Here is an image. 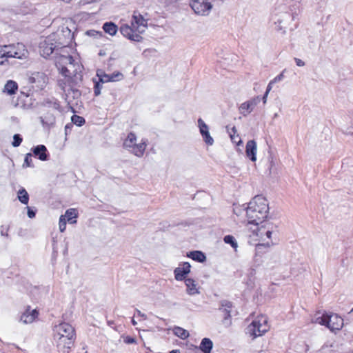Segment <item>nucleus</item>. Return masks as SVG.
Wrapping results in <instances>:
<instances>
[{"mask_svg": "<svg viewBox=\"0 0 353 353\" xmlns=\"http://www.w3.org/2000/svg\"><path fill=\"white\" fill-rule=\"evenodd\" d=\"M243 210L245 211L248 223L259 225L268 216V203L264 197L258 195L254 197Z\"/></svg>", "mask_w": 353, "mask_h": 353, "instance_id": "nucleus-1", "label": "nucleus"}, {"mask_svg": "<svg viewBox=\"0 0 353 353\" xmlns=\"http://www.w3.org/2000/svg\"><path fill=\"white\" fill-rule=\"evenodd\" d=\"M54 337L58 346L69 349L74 341V329L68 323H61L54 326Z\"/></svg>", "mask_w": 353, "mask_h": 353, "instance_id": "nucleus-2", "label": "nucleus"}, {"mask_svg": "<svg viewBox=\"0 0 353 353\" xmlns=\"http://www.w3.org/2000/svg\"><path fill=\"white\" fill-rule=\"evenodd\" d=\"M277 226L269 221H262V223H259L256 231V234L262 241L268 240L266 243H258L256 245V252H261L263 247H270L274 244L272 239V235L276 236Z\"/></svg>", "mask_w": 353, "mask_h": 353, "instance_id": "nucleus-3", "label": "nucleus"}, {"mask_svg": "<svg viewBox=\"0 0 353 353\" xmlns=\"http://www.w3.org/2000/svg\"><path fill=\"white\" fill-rule=\"evenodd\" d=\"M312 323L326 326L332 332L339 331L343 326V319L336 314L317 312Z\"/></svg>", "mask_w": 353, "mask_h": 353, "instance_id": "nucleus-4", "label": "nucleus"}, {"mask_svg": "<svg viewBox=\"0 0 353 353\" xmlns=\"http://www.w3.org/2000/svg\"><path fill=\"white\" fill-rule=\"evenodd\" d=\"M269 330L268 319L265 316L256 318L247 327V333L255 339L261 336Z\"/></svg>", "mask_w": 353, "mask_h": 353, "instance_id": "nucleus-5", "label": "nucleus"}, {"mask_svg": "<svg viewBox=\"0 0 353 353\" xmlns=\"http://www.w3.org/2000/svg\"><path fill=\"white\" fill-rule=\"evenodd\" d=\"M123 146L135 156L141 157L145 152L147 143L145 139H143L141 143H137V137L135 134L131 132L125 139Z\"/></svg>", "mask_w": 353, "mask_h": 353, "instance_id": "nucleus-6", "label": "nucleus"}, {"mask_svg": "<svg viewBox=\"0 0 353 353\" xmlns=\"http://www.w3.org/2000/svg\"><path fill=\"white\" fill-rule=\"evenodd\" d=\"M59 85L65 93V99L68 105L71 106L77 105L78 99L81 97L80 91L70 85L68 79L59 81Z\"/></svg>", "mask_w": 353, "mask_h": 353, "instance_id": "nucleus-7", "label": "nucleus"}, {"mask_svg": "<svg viewBox=\"0 0 353 353\" xmlns=\"http://www.w3.org/2000/svg\"><path fill=\"white\" fill-rule=\"evenodd\" d=\"M56 37V34H51L41 40L39 42V52L42 57H47L50 56L57 48L60 45H63L61 43H59L58 45L57 44V42H55Z\"/></svg>", "mask_w": 353, "mask_h": 353, "instance_id": "nucleus-8", "label": "nucleus"}, {"mask_svg": "<svg viewBox=\"0 0 353 353\" xmlns=\"http://www.w3.org/2000/svg\"><path fill=\"white\" fill-rule=\"evenodd\" d=\"M190 6L194 13L201 16H207L212 9L210 0H190Z\"/></svg>", "mask_w": 353, "mask_h": 353, "instance_id": "nucleus-9", "label": "nucleus"}, {"mask_svg": "<svg viewBox=\"0 0 353 353\" xmlns=\"http://www.w3.org/2000/svg\"><path fill=\"white\" fill-rule=\"evenodd\" d=\"M74 61L72 57L70 55H61L57 61V63L61 67V73L65 77H70L77 70V69H74Z\"/></svg>", "mask_w": 353, "mask_h": 353, "instance_id": "nucleus-10", "label": "nucleus"}, {"mask_svg": "<svg viewBox=\"0 0 353 353\" xmlns=\"http://www.w3.org/2000/svg\"><path fill=\"white\" fill-rule=\"evenodd\" d=\"M131 23L133 28L139 33L143 32L148 26L147 20L137 12H134Z\"/></svg>", "mask_w": 353, "mask_h": 353, "instance_id": "nucleus-11", "label": "nucleus"}, {"mask_svg": "<svg viewBox=\"0 0 353 353\" xmlns=\"http://www.w3.org/2000/svg\"><path fill=\"white\" fill-rule=\"evenodd\" d=\"M261 98L257 96L256 97L252 98V99L247 101L240 105L239 110V112L243 114L244 117L248 116L250 113H251L254 108L257 105V104L260 102Z\"/></svg>", "mask_w": 353, "mask_h": 353, "instance_id": "nucleus-12", "label": "nucleus"}, {"mask_svg": "<svg viewBox=\"0 0 353 353\" xmlns=\"http://www.w3.org/2000/svg\"><path fill=\"white\" fill-rule=\"evenodd\" d=\"M198 127L205 143L208 145H212L214 143V139L210 136L209 128L201 118L198 119Z\"/></svg>", "mask_w": 353, "mask_h": 353, "instance_id": "nucleus-13", "label": "nucleus"}, {"mask_svg": "<svg viewBox=\"0 0 353 353\" xmlns=\"http://www.w3.org/2000/svg\"><path fill=\"white\" fill-rule=\"evenodd\" d=\"M32 83L36 84V86L40 89H43L48 83V76L41 72H36L32 73L30 78Z\"/></svg>", "mask_w": 353, "mask_h": 353, "instance_id": "nucleus-14", "label": "nucleus"}, {"mask_svg": "<svg viewBox=\"0 0 353 353\" xmlns=\"http://www.w3.org/2000/svg\"><path fill=\"white\" fill-rule=\"evenodd\" d=\"M133 27H130L127 24L122 25L120 28L121 33L128 39L134 41H140L141 39V37L136 33H134Z\"/></svg>", "mask_w": 353, "mask_h": 353, "instance_id": "nucleus-15", "label": "nucleus"}, {"mask_svg": "<svg viewBox=\"0 0 353 353\" xmlns=\"http://www.w3.org/2000/svg\"><path fill=\"white\" fill-rule=\"evenodd\" d=\"M232 303L228 301H223L221 303V310L224 313V318L223 320V323L226 326L229 327L232 324V321L230 319L231 317V309Z\"/></svg>", "mask_w": 353, "mask_h": 353, "instance_id": "nucleus-16", "label": "nucleus"}, {"mask_svg": "<svg viewBox=\"0 0 353 353\" xmlns=\"http://www.w3.org/2000/svg\"><path fill=\"white\" fill-rule=\"evenodd\" d=\"M39 313L37 310H30L28 307L21 315L20 321L24 324L31 323L37 317Z\"/></svg>", "mask_w": 353, "mask_h": 353, "instance_id": "nucleus-17", "label": "nucleus"}, {"mask_svg": "<svg viewBox=\"0 0 353 353\" xmlns=\"http://www.w3.org/2000/svg\"><path fill=\"white\" fill-rule=\"evenodd\" d=\"M34 156L37 157L41 161H47L48 154L46 147L44 145H39L32 149Z\"/></svg>", "mask_w": 353, "mask_h": 353, "instance_id": "nucleus-18", "label": "nucleus"}, {"mask_svg": "<svg viewBox=\"0 0 353 353\" xmlns=\"http://www.w3.org/2000/svg\"><path fill=\"white\" fill-rule=\"evenodd\" d=\"M247 157L252 161H255L256 159V143L254 140H250L247 142L246 144V150H245Z\"/></svg>", "mask_w": 353, "mask_h": 353, "instance_id": "nucleus-19", "label": "nucleus"}, {"mask_svg": "<svg viewBox=\"0 0 353 353\" xmlns=\"http://www.w3.org/2000/svg\"><path fill=\"white\" fill-rule=\"evenodd\" d=\"M191 266L178 267L174 270V277L177 281L185 279V276L190 273Z\"/></svg>", "mask_w": 353, "mask_h": 353, "instance_id": "nucleus-20", "label": "nucleus"}, {"mask_svg": "<svg viewBox=\"0 0 353 353\" xmlns=\"http://www.w3.org/2000/svg\"><path fill=\"white\" fill-rule=\"evenodd\" d=\"M187 287V292L190 295H194L199 294V291L196 288V283L194 280L192 279H187L185 281Z\"/></svg>", "mask_w": 353, "mask_h": 353, "instance_id": "nucleus-21", "label": "nucleus"}, {"mask_svg": "<svg viewBox=\"0 0 353 353\" xmlns=\"http://www.w3.org/2000/svg\"><path fill=\"white\" fill-rule=\"evenodd\" d=\"M213 347V343L212 341L208 339V338H204L202 339L200 345L199 349L203 352V353H210L211 350Z\"/></svg>", "mask_w": 353, "mask_h": 353, "instance_id": "nucleus-22", "label": "nucleus"}, {"mask_svg": "<svg viewBox=\"0 0 353 353\" xmlns=\"http://www.w3.org/2000/svg\"><path fill=\"white\" fill-rule=\"evenodd\" d=\"M2 48H3L2 54L4 55L6 61H7L8 58H15V54H16L17 51H15V46L14 45L3 46H2Z\"/></svg>", "mask_w": 353, "mask_h": 353, "instance_id": "nucleus-23", "label": "nucleus"}, {"mask_svg": "<svg viewBox=\"0 0 353 353\" xmlns=\"http://www.w3.org/2000/svg\"><path fill=\"white\" fill-rule=\"evenodd\" d=\"M187 256L199 263L205 261V255L201 251H192L187 254Z\"/></svg>", "mask_w": 353, "mask_h": 353, "instance_id": "nucleus-24", "label": "nucleus"}, {"mask_svg": "<svg viewBox=\"0 0 353 353\" xmlns=\"http://www.w3.org/2000/svg\"><path fill=\"white\" fill-rule=\"evenodd\" d=\"M17 89V83L12 80H9L4 86L3 92H6L9 95H12L15 94Z\"/></svg>", "mask_w": 353, "mask_h": 353, "instance_id": "nucleus-25", "label": "nucleus"}, {"mask_svg": "<svg viewBox=\"0 0 353 353\" xmlns=\"http://www.w3.org/2000/svg\"><path fill=\"white\" fill-rule=\"evenodd\" d=\"M15 46V51H17L15 54V58L17 59H23L26 57L28 54V51L25 48V46L22 43H18Z\"/></svg>", "mask_w": 353, "mask_h": 353, "instance_id": "nucleus-26", "label": "nucleus"}, {"mask_svg": "<svg viewBox=\"0 0 353 353\" xmlns=\"http://www.w3.org/2000/svg\"><path fill=\"white\" fill-rule=\"evenodd\" d=\"M103 29L105 32L109 34L111 36H114L117 34L118 28L112 22H106L103 26Z\"/></svg>", "mask_w": 353, "mask_h": 353, "instance_id": "nucleus-27", "label": "nucleus"}, {"mask_svg": "<svg viewBox=\"0 0 353 353\" xmlns=\"http://www.w3.org/2000/svg\"><path fill=\"white\" fill-rule=\"evenodd\" d=\"M173 333L178 337L181 339H185L189 336V332L181 327H174L173 329Z\"/></svg>", "mask_w": 353, "mask_h": 353, "instance_id": "nucleus-28", "label": "nucleus"}, {"mask_svg": "<svg viewBox=\"0 0 353 353\" xmlns=\"http://www.w3.org/2000/svg\"><path fill=\"white\" fill-rule=\"evenodd\" d=\"M18 199L21 203L23 204L27 205L29 201V195L27 192V191L24 188H21L18 191Z\"/></svg>", "mask_w": 353, "mask_h": 353, "instance_id": "nucleus-29", "label": "nucleus"}, {"mask_svg": "<svg viewBox=\"0 0 353 353\" xmlns=\"http://www.w3.org/2000/svg\"><path fill=\"white\" fill-rule=\"evenodd\" d=\"M40 119H41V122L42 123V124L43 125H46L48 126L52 125L55 121L54 117L52 114H49V113H48L44 117H41Z\"/></svg>", "mask_w": 353, "mask_h": 353, "instance_id": "nucleus-30", "label": "nucleus"}, {"mask_svg": "<svg viewBox=\"0 0 353 353\" xmlns=\"http://www.w3.org/2000/svg\"><path fill=\"white\" fill-rule=\"evenodd\" d=\"M237 132V130L236 129L235 127H233L232 128V132H230V138H231V140L232 141V142L234 143H236L237 145H240L241 143H242V141L241 140V139L239 137V135H236Z\"/></svg>", "mask_w": 353, "mask_h": 353, "instance_id": "nucleus-31", "label": "nucleus"}, {"mask_svg": "<svg viewBox=\"0 0 353 353\" xmlns=\"http://www.w3.org/2000/svg\"><path fill=\"white\" fill-rule=\"evenodd\" d=\"M223 240L225 243L230 244L231 246L234 249L238 247L237 242L236 241L234 237L232 235H226Z\"/></svg>", "mask_w": 353, "mask_h": 353, "instance_id": "nucleus-32", "label": "nucleus"}, {"mask_svg": "<svg viewBox=\"0 0 353 353\" xmlns=\"http://www.w3.org/2000/svg\"><path fill=\"white\" fill-rule=\"evenodd\" d=\"M72 122L77 126H81L85 123V119L82 117L73 115L71 118Z\"/></svg>", "mask_w": 353, "mask_h": 353, "instance_id": "nucleus-33", "label": "nucleus"}, {"mask_svg": "<svg viewBox=\"0 0 353 353\" xmlns=\"http://www.w3.org/2000/svg\"><path fill=\"white\" fill-rule=\"evenodd\" d=\"M22 140L23 139L21 137L20 134H15L13 136V141L12 143V146L15 148L19 146L22 142Z\"/></svg>", "mask_w": 353, "mask_h": 353, "instance_id": "nucleus-34", "label": "nucleus"}, {"mask_svg": "<svg viewBox=\"0 0 353 353\" xmlns=\"http://www.w3.org/2000/svg\"><path fill=\"white\" fill-rule=\"evenodd\" d=\"M23 167H32V154L30 153H28L24 159V163L23 165Z\"/></svg>", "mask_w": 353, "mask_h": 353, "instance_id": "nucleus-35", "label": "nucleus"}, {"mask_svg": "<svg viewBox=\"0 0 353 353\" xmlns=\"http://www.w3.org/2000/svg\"><path fill=\"white\" fill-rule=\"evenodd\" d=\"M68 221H70L72 218H76L77 214L74 209H68L66 210L65 216Z\"/></svg>", "mask_w": 353, "mask_h": 353, "instance_id": "nucleus-36", "label": "nucleus"}, {"mask_svg": "<svg viewBox=\"0 0 353 353\" xmlns=\"http://www.w3.org/2000/svg\"><path fill=\"white\" fill-rule=\"evenodd\" d=\"M59 226V230L61 232H63L65 231V230L66 228V221H65V216L63 215H61L60 216Z\"/></svg>", "mask_w": 353, "mask_h": 353, "instance_id": "nucleus-37", "label": "nucleus"}, {"mask_svg": "<svg viewBox=\"0 0 353 353\" xmlns=\"http://www.w3.org/2000/svg\"><path fill=\"white\" fill-rule=\"evenodd\" d=\"M110 75L111 81H119L123 79V75L121 72L113 73Z\"/></svg>", "mask_w": 353, "mask_h": 353, "instance_id": "nucleus-38", "label": "nucleus"}, {"mask_svg": "<svg viewBox=\"0 0 353 353\" xmlns=\"http://www.w3.org/2000/svg\"><path fill=\"white\" fill-rule=\"evenodd\" d=\"M97 75L99 77V79L102 83L111 81V78H110V74H104L100 76L99 74H97Z\"/></svg>", "mask_w": 353, "mask_h": 353, "instance_id": "nucleus-39", "label": "nucleus"}, {"mask_svg": "<svg viewBox=\"0 0 353 353\" xmlns=\"http://www.w3.org/2000/svg\"><path fill=\"white\" fill-rule=\"evenodd\" d=\"M123 341L126 344H133L137 343L136 339L134 337H131L130 336H124Z\"/></svg>", "mask_w": 353, "mask_h": 353, "instance_id": "nucleus-40", "label": "nucleus"}, {"mask_svg": "<svg viewBox=\"0 0 353 353\" xmlns=\"http://www.w3.org/2000/svg\"><path fill=\"white\" fill-rule=\"evenodd\" d=\"M87 34L92 37H95L97 35L101 36V32L95 30H89L87 32Z\"/></svg>", "mask_w": 353, "mask_h": 353, "instance_id": "nucleus-41", "label": "nucleus"}, {"mask_svg": "<svg viewBox=\"0 0 353 353\" xmlns=\"http://www.w3.org/2000/svg\"><path fill=\"white\" fill-rule=\"evenodd\" d=\"M3 53V48L2 46H0V65H3L6 62L5 57Z\"/></svg>", "mask_w": 353, "mask_h": 353, "instance_id": "nucleus-42", "label": "nucleus"}, {"mask_svg": "<svg viewBox=\"0 0 353 353\" xmlns=\"http://www.w3.org/2000/svg\"><path fill=\"white\" fill-rule=\"evenodd\" d=\"M28 210V216L29 218L32 219L35 216V212L33 211L30 207H27Z\"/></svg>", "mask_w": 353, "mask_h": 353, "instance_id": "nucleus-43", "label": "nucleus"}, {"mask_svg": "<svg viewBox=\"0 0 353 353\" xmlns=\"http://www.w3.org/2000/svg\"><path fill=\"white\" fill-rule=\"evenodd\" d=\"M283 73L281 72L280 74L277 75L274 79H272V83H276L281 81L283 79Z\"/></svg>", "mask_w": 353, "mask_h": 353, "instance_id": "nucleus-44", "label": "nucleus"}, {"mask_svg": "<svg viewBox=\"0 0 353 353\" xmlns=\"http://www.w3.org/2000/svg\"><path fill=\"white\" fill-rule=\"evenodd\" d=\"M94 92V94L96 96H99L100 94L101 88H100V85L99 83H96Z\"/></svg>", "mask_w": 353, "mask_h": 353, "instance_id": "nucleus-45", "label": "nucleus"}, {"mask_svg": "<svg viewBox=\"0 0 353 353\" xmlns=\"http://www.w3.org/2000/svg\"><path fill=\"white\" fill-rule=\"evenodd\" d=\"M8 228H5L3 226H2L1 229V236H5L6 237H8Z\"/></svg>", "mask_w": 353, "mask_h": 353, "instance_id": "nucleus-46", "label": "nucleus"}, {"mask_svg": "<svg viewBox=\"0 0 353 353\" xmlns=\"http://www.w3.org/2000/svg\"><path fill=\"white\" fill-rule=\"evenodd\" d=\"M294 60L298 66L302 67V66L305 65V62L303 61H302L301 59L295 58Z\"/></svg>", "mask_w": 353, "mask_h": 353, "instance_id": "nucleus-47", "label": "nucleus"}, {"mask_svg": "<svg viewBox=\"0 0 353 353\" xmlns=\"http://www.w3.org/2000/svg\"><path fill=\"white\" fill-rule=\"evenodd\" d=\"M274 83H272V80L270 81V83H268V86H267V88H266V91L265 92H268L269 93L270 92V90H272V85L274 84Z\"/></svg>", "mask_w": 353, "mask_h": 353, "instance_id": "nucleus-48", "label": "nucleus"}, {"mask_svg": "<svg viewBox=\"0 0 353 353\" xmlns=\"http://www.w3.org/2000/svg\"><path fill=\"white\" fill-rule=\"evenodd\" d=\"M136 312L138 316H141V317L144 318L145 319H146V318H147L146 315L145 314L142 313L140 310L137 309Z\"/></svg>", "mask_w": 353, "mask_h": 353, "instance_id": "nucleus-49", "label": "nucleus"}, {"mask_svg": "<svg viewBox=\"0 0 353 353\" xmlns=\"http://www.w3.org/2000/svg\"><path fill=\"white\" fill-rule=\"evenodd\" d=\"M268 92H265L263 97V103H266V101H267V98H268Z\"/></svg>", "mask_w": 353, "mask_h": 353, "instance_id": "nucleus-50", "label": "nucleus"}, {"mask_svg": "<svg viewBox=\"0 0 353 353\" xmlns=\"http://www.w3.org/2000/svg\"><path fill=\"white\" fill-rule=\"evenodd\" d=\"M347 133L353 135V125L347 128Z\"/></svg>", "mask_w": 353, "mask_h": 353, "instance_id": "nucleus-51", "label": "nucleus"}, {"mask_svg": "<svg viewBox=\"0 0 353 353\" xmlns=\"http://www.w3.org/2000/svg\"><path fill=\"white\" fill-rule=\"evenodd\" d=\"M169 353H181L179 350H173L170 351Z\"/></svg>", "mask_w": 353, "mask_h": 353, "instance_id": "nucleus-52", "label": "nucleus"}, {"mask_svg": "<svg viewBox=\"0 0 353 353\" xmlns=\"http://www.w3.org/2000/svg\"><path fill=\"white\" fill-rule=\"evenodd\" d=\"M132 323L134 325H137V322H136V321H135L134 319H132Z\"/></svg>", "mask_w": 353, "mask_h": 353, "instance_id": "nucleus-53", "label": "nucleus"}, {"mask_svg": "<svg viewBox=\"0 0 353 353\" xmlns=\"http://www.w3.org/2000/svg\"><path fill=\"white\" fill-rule=\"evenodd\" d=\"M181 265H190V263L188 262H183Z\"/></svg>", "mask_w": 353, "mask_h": 353, "instance_id": "nucleus-54", "label": "nucleus"}, {"mask_svg": "<svg viewBox=\"0 0 353 353\" xmlns=\"http://www.w3.org/2000/svg\"><path fill=\"white\" fill-rule=\"evenodd\" d=\"M276 28H277V30H281L282 29V28L280 26H279V25L276 26Z\"/></svg>", "mask_w": 353, "mask_h": 353, "instance_id": "nucleus-55", "label": "nucleus"}, {"mask_svg": "<svg viewBox=\"0 0 353 353\" xmlns=\"http://www.w3.org/2000/svg\"><path fill=\"white\" fill-rule=\"evenodd\" d=\"M64 2L68 3L70 0H62Z\"/></svg>", "mask_w": 353, "mask_h": 353, "instance_id": "nucleus-56", "label": "nucleus"}, {"mask_svg": "<svg viewBox=\"0 0 353 353\" xmlns=\"http://www.w3.org/2000/svg\"><path fill=\"white\" fill-rule=\"evenodd\" d=\"M274 118H275V117H278V114H277V113L274 114Z\"/></svg>", "mask_w": 353, "mask_h": 353, "instance_id": "nucleus-57", "label": "nucleus"}, {"mask_svg": "<svg viewBox=\"0 0 353 353\" xmlns=\"http://www.w3.org/2000/svg\"><path fill=\"white\" fill-rule=\"evenodd\" d=\"M352 311H353V309L352 310Z\"/></svg>", "mask_w": 353, "mask_h": 353, "instance_id": "nucleus-58", "label": "nucleus"}]
</instances>
